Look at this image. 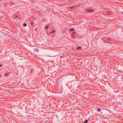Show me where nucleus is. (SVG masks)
Returning a JSON list of instances; mask_svg holds the SVG:
<instances>
[{"label":"nucleus","instance_id":"obj_1","mask_svg":"<svg viewBox=\"0 0 123 123\" xmlns=\"http://www.w3.org/2000/svg\"><path fill=\"white\" fill-rule=\"evenodd\" d=\"M86 11L87 12H92L93 11V10L92 9H87L86 10Z\"/></svg>","mask_w":123,"mask_h":123},{"label":"nucleus","instance_id":"obj_2","mask_svg":"<svg viewBox=\"0 0 123 123\" xmlns=\"http://www.w3.org/2000/svg\"><path fill=\"white\" fill-rule=\"evenodd\" d=\"M55 30H53L51 32H50L49 33V34H51L52 33H55Z\"/></svg>","mask_w":123,"mask_h":123},{"label":"nucleus","instance_id":"obj_3","mask_svg":"<svg viewBox=\"0 0 123 123\" xmlns=\"http://www.w3.org/2000/svg\"><path fill=\"white\" fill-rule=\"evenodd\" d=\"M81 49V47L80 46H79L77 48V49Z\"/></svg>","mask_w":123,"mask_h":123},{"label":"nucleus","instance_id":"obj_4","mask_svg":"<svg viewBox=\"0 0 123 123\" xmlns=\"http://www.w3.org/2000/svg\"><path fill=\"white\" fill-rule=\"evenodd\" d=\"M88 121L87 120H86L85 121H84L83 123H87Z\"/></svg>","mask_w":123,"mask_h":123},{"label":"nucleus","instance_id":"obj_5","mask_svg":"<svg viewBox=\"0 0 123 123\" xmlns=\"http://www.w3.org/2000/svg\"><path fill=\"white\" fill-rule=\"evenodd\" d=\"M27 25L25 23H24L23 24V25L24 26H26Z\"/></svg>","mask_w":123,"mask_h":123},{"label":"nucleus","instance_id":"obj_6","mask_svg":"<svg viewBox=\"0 0 123 123\" xmlns=\"http://www.w3.org/2000/svg\"><path fill=\"white\" fill-rule=\"evenodd\" d=\"M49 26H46L45 27V29H48L49 28Z\"/></svg>","mask_w":123,"mask_h":123},{"label":"nucleus","instance_id":"obj_7","mask_svg":"<svg viewBox=\"0 0 123 123\" xmlns=\"http://www.w3.org/2000/svg\"><path fill=\"white\" fill-rule=\"evenodd\" d=\"M69 31H74V29H70Z\"/></svg>","mask_w":123,"mask_h":123},{"label":"nucleus","instance_id":"obj_8","mask_svg":"<svg viewBox=\"0 0 123 123\" xmlns=\"http://www.w3.org/2000/svg\"><path fill=\"white\" fill-rule=\"evenodd\" d=\"M97 111L98 112L100 111H101V109L99 108H98L97 110Z\"/></svg>","mask_w":123,"mask_h":123},{"label":"nucleus","instance_id":"obj_9","mask_svg":"<svg viewBox=\"0 0 123 123\" xmlns=\"http://www.w3.org/2000/svg\"><path fill=\"white\" fill-rule=\"evenodd\" d=\"M74 7H75V6H71L70 7V8L71 9L73 8H74Z\"/></svg>","mask_w":123,"mask_h":123},{"label":"nucleus","instance_id":"obj_10","mask_svg":"<svg viewBox=\"0 0 123 123\" xmlns=\"http://www.w3.org/2000/svg\"><path fill=\"white\" fill-rule=\"evenodd\" d=\"M35 31H37V28H36L35 29Z\"/></svg>","mask_w":123,"mask_h":123},{"label":"nucleus","instance_id":"obj_11","mask_svg":"<svg viewBox=\"0 0 123 123\" xmlns=\"http://www.w3.org/2000/svg\"><path fill=\"white\" fill-rule=\"evenodd\" d=\"M8 75V74H5V76H7Z\"/></svg>","mask_w":123,"mask_h":123},{"label":"nucleus","instance_id":"obj_12","mask_svg":"<svg viewBox=\"0 0 123 123\" xmlns=\"http://www.w3.org/2000/svg\"><path fill=\"white\" fill-rule=\"evenodd\" d=\"M106 14H110V13H109V12H107L106 13Z\"/></svg>","mask_w":123,"mask_h":123},{"label":"nucleus","instance_id":"obj_13","mask_svg":"<svg viewBox=\"0 0 123 123\" xmlns=\"http://www.w3.org/2000/svg\"><path fill=\"white\" fill-rule=\"evenodd\" d=\"M75 33V32H74L72 33V34H74Z\"/></svg>","mask_w":123,"mask_h":123},{"label":"nucleus","instance_id":"obj_14","mask_svg":"<svg viewBox=\"0 0 123 123\" xmlns=\"http://www.w3.org/2000/svg\"><path fill=\"white\" fill-rule=\"evenodd\" d=\"M15 17H16V18H17V17L18 16H17L16 15V16H15Z\"/></svg>","mask_w":123,"mask_h":123},{"label":"nucleus","instance_id":"obj_15","mask_svg":"<svg viewBox=\"0 0 123 123\" xmlns=\"http://www.w3.org/2000/svg\"><path fill=\"white\" fill-rule=\"evenodd\" d=\"M2 65L1 64H0V67H1L2 66Z\"/></svg>","mask_w":123,"mask_h":123},{"label":"nucleus","instance_id":"obj_16","mask_svg":"<svg viewBox=\"0 0 123 123\" xmlns=\"http://www.w3.org/2000/svg\"><path fill=\"white\" fill-rule=\"evenodd\" d=\"M74 37V35H73V36H72V37Z\"/></svg>","mask_w":123,"mask_h":123},{"label":"nucleus","instance_id":"obj_17","mask_svg":"<svg viewBox=\"0 0 123 123\" xmlns=\"http://www.w3.org/2000/svg\"><path fill=\"white\" fill-rule=\"evenodd\" d=\"M62 57V56H60V58H61Z\"/></svg>","mask_w":123,"mask_h":123},{"label":"nucleus","instance_id":"obj_18","mask_svg":"<svg viewBox=\"0 0 123 123\" xmlns=\"http://www.w3.org/2000/svg\"><path fill=\"white\" fill-rule=\"evenodd\" d=\"M31 24H33V23H31Z\"/></svg>","mask_w":123,"mask_h":123},{"label":"nucleus","instance_id":"obj_19","mask_svg":"<svg viewBox=\"0 0 123 123\" xmlns=\"http://www.w3.org/2000/svg\"><path fill=\"white\" fill-rule=\"evenodd\" d=\"M108 40H110V38H108Z\"/></svg>","mask_w":123,"mask_h":123}]
</instances>
